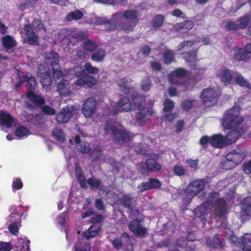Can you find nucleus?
Listing matches in <instances>:
<instances>
[{
	"mask_svg": "<svg viewBox=\"0 0 251 251\" xmlns=\"http://www.w3.org/2000/svg\"><path fill=\"white\" fill-rule=\"evenodd\" d=\"M121 90L126 95L131 96V101L126 97H123L118 102L116 107L112 109L114 113L120 111H128L138 109L136 119L139 126L144 125L153 114L152 109L145 107L144 98L136 96L133 87H130L128 81L123 78L119 84Z\"/></svg>",
	"mask_w": 251,
	"mask_h": 251,
	"instance_id": "1",
	"label": "nucleus"
},
{
	"mask_svg": "<svg viewBox=\"0 0 251 251\" xmlns=\"http://www.w3.org/2000/svg\"><path fill=\"white\" fill-rule=\"evenodd\" d=\"M240 110L239 106L235 105L232 108L225 112L221 120L225 128L231 129L225 137L227 145L235 142L246 130V128L241 126L244 119L240 115Z\"/></svg>",
	"mask_w": 251,
	"mask_h": 251,
	"instance_id": "2",
	"label": "nucleus"
},
{
	"mask_svg": "<svg viewBox=\"0 0 251 251\" xmlns=\"http://www.w3.org/2000/svg\"><path fill=\"white\" fill-rule=\"evenodd\" d=\"M47 63L50 64L51 67L53 76L55 78L58 79L60 77L66 76L68 72L66 71L62 72L59 68L58 64L59 61L58 54L55 52H50L46 54L44 56ZM57 91L62 96L69 95L71 92L70 87L68 81L63 78L57 85Z\"/></svg>",
	"mask_w": 251,
	"mask_h": 251,
	"instance_id": "3",
	"label": "nucleus"
},
{
	"mask_svg": "<svg viewBox=\"0 0 251 251\" xmlns=\"http://www.w3.org/2000/svg\"><path fill=\"white\" fill-rule=\"evenodd\" d=\"M19 82H27L28 92L27 93V99L32 103L35 105H41V109L44 113L48 115H53L55 112L53 108L48 105H43L44 102V98L40 95L35 94L32 90L34 89L36 83L35 78L30 75H25L23 73L19 74Z\"/></svg>",
	"mask_w": 251,
	"mask_h": 251,
	"instance_id": "4",
	"label": "nucleus"
},
{
	"mask_svg": "<svg viewBox=\"0 0 251 251\" xmlns=\"http://www.w3.org/2000/svg\"><path fill=\"white\" fill-rule=\"evenodd\" d=\"M141 13L137 8L134 10H126L122 13H116L113 16V23H106V26L109 30H113L116 28L115 23L122 21L124 18L126 20L127 23L121 26V29L126 32L133 31L139 21L138 17Z\"/></svg>",
	"mask_w": 251,
	"mask_h": 251,
	"instance_id": "5",
	"label": "nucleus"
},
{
	"mask_svg": "<svg viewBox=\"0 0 251 251\" xmlns=\"http://www.w3.org/2000/svg\"><path fill=\"white\" fill-rule=\"evenodd\" d=\"M213 204L215 207V214L218 216L224 215L226 209L225 201L219 198V194L215 191L212 192L207 200L205 203L201 204L195 209L194 213L196 216L201 219L202 222L205 219L202 217L206 215L208 212V207L210 204Z\"/></svg>",
	"mask_w": 251,
	"mask_h": 251,
	"instance_id": "6",
	"label": "nucleus"
},
{
	"mask_svg": "<svg viewBox=\"0 0 251 251\" xmlns=\"http://www.w3.org/2000/svg\"><path fill=\"white\" fill-rule=\"evenodd\" d=\"M99 72V69L92 66L90 63H86L84 66L75 67L71 73L73 72L78 78L75 81L76 86L92 87L96 83V79L89 75L88 73L96 74Z\"/></svg>",
	"mask_w": 251,
	"mask_h": 251,
	"instance_id": "7",
	"label": "nucleus"
},
{
	"mask_svg": "<svg viewBox=\"0 0 251 251\" xmlns=\"http://www.w3.org/2000/svg\"><path fill=\"white\" fill-rule=\"evenodd\" d=\"M41 31L43 34L46 32L43 24L39 20H34L31 25H25L24 30L21 34L24 43L36 45L38 44V37L33 31Z\"/></svg>",
	"mask_w": 251,
	"mask_h": 251,
	"instance_id": "8",
	"label": "nucleus"
},
{
	"mask_svg": "<svg viewBox=\"0 0 251 251\" xmlns=\"http://www.w3.org/2000/svg\"><path fill=\"white\" fill-rule=\"evenodd\" d=\"M106 134L112 136L119 143L126 142L130 138V135L120 124L114 121L107 122L104 126Z\"/></svg>",
	"mask_w": 251,
	"mask_h": 251,
	"instance_id": "9",
	"label": "nucleus"
},
{
	"mask_svg": "<svg viewBox=\"0 0 251 251\" xmlns=\"http://www.w3.org/2000/svg\"><path fill=\"white\" fill-rule=\"evenodd\" d=\"M205 186V181L203 179H197L190 183L185 190L187 195V198L186 200V203H189L194 197L200 193L202 194L199 196V197L200 198H203L205 195L203 192Z\"/></svg>",
	"mask_w": 251,
	"mask_h": 251,
	"instance_id": "10",
	"label": "nucleus"
},
{
	"mask_svg": "<svg viewBox=\"0 0 251 251\" xmlns=\"http://www.w3.org/2000/svg\"><path fill=\"white\" fill-rule=\"evenodd\" d=\"M218 96L219 92L216 89L208 88L202 90L201 98L205 106H210L216 103Z\"/></svg>",
	"mask_w": 251,
	"mask_h": 251,
	"instance_id": "11",
	"label": "nucleus"
},
{
	"mask_svg": "<svg viewBox=\"0 0 251 251\" xmlns=\"http://www.w3.org/2000/svg\"><path fill=\"white\" fill-rule=\"evenodd\" d=\"M150 158L151 159H148L145 163H141L139 164V169L143 174L146 175L150 171H158L161 168L160 164L155 161V159L158 158L157 154H152Z\"/></svg>",
	"mask_w": 251,
	"mask_h": 251,
	"instance_id": "12",
	"label": "nucleus"
},
{
	"mask_svg": "<svg viewBox=\"0 0 251 251\" xmlns=\"http://www.w3.org/2000/svg\"><path fill=\"white\" fill-rule=\"evenodd\" d=\"M22 215L21 212L16 211L12 212L8 217V229L13 235L18 234L19 229L21 226L20 223Z\"/></svg>",
	"mask_w": 251,
	"mask_h": 251,
	"instance_id": "13",
	"label": "nucleus"
},
{
	"mask_svg": "<svg viewBox=\"0 0 251 251\" xmlns=\"http://www.w3.org/2000/svg\"><path fill=\"white\" fill-rule=\"evenodd\" d=\"M50 69L45 66V64H41L38 67L37 72L38 76L40 78V82L43 88L46 90H50L52 81L50 77Z\"/></svg>",
	"mask_w": 251,
	"mask_h": 251,
	"instance_id": "14",
	"label": "nucleus"
},
{
	"mask_svg": "<svg viewBox=\"0 0 251 251\" xmlns=\"http://www.w3.org/2000/svg\"><path fill=\"white\" fill-rule=\"evenodd\" d=\"M198 49L192 50L189 52L184 53L183 55V58L185 60L189 63V66L192 70H196L199 69V72L196 73L198 74H203L204 72V69L203 68H198L196 63L199 59L197 58V52Z\"/></svg>",
	"mask_w": 251,
	"mask_h": 251,
	"instance_id": "15",
	"label": "nucleus"
},
{
	"mask_svg": "<svg viewBox=\"0 0 251 251\" xmlns=\"http://www.w3.org/2000/svg\"><path fill=\"white\" fill-rule=\"evenodd\" d=\"M97 109V101L93 98L87 99L82 106V112L86 118L91 117Z\"/></svg>",
	"mask_w": 251,
	"mask_h": 251,
	"instance_id": "16",
	"label": "nucleus"
},
{
	"mask_svg": "<svg viewBox=\"0 0 251 251\" xmlns=\"http://www.w3.org/2000/svg\"><path fill=\"white\" fill-rule=\"evenodd\" d=\"M75 113V111L73 107H66L56 115V120L58 123H66L69 121Z\"/></svg>",
	"mask_w": 251,
	"mask_h": 251,
	"instance_id": "17",
	"label": "nucleus"
},
{
	"mask_svg": "<svg viewBox=\"0 0 251 251\" xmlns=\"http://www.w3.org/2000/svg\"><path fill=\"white\" fill-rule=\"evenodd\" d=\"M240 218L242 220L243 217L251 216V193L244 199L241 204Z\"/></svg>",
	"mask_w": 251,
	"mask_h": 251,
	"instance_id": "18",
	"label": "nucleus"
},
{
	"mask_svg": "<svg viewBox=\"0 0 251 251\" xmlns=\"http://www.w3.org/2000/svg\"><path fill=\"white\" fill-rule=\"evenodd\" d=\"M130 230L137 236H142L147 233V230L142 226L138 220L132 221L129 225Z\"/></svg>",
	"mask_w": 251,
	"mask_h": 251,
	"instance_id": "19",
	"label": "nucleus"
},
{
	"mask_svg": "<svg viewBox=\"0 0 251 251\" xmlns=\"http://www.w3.org/2000/svg\"><path fill=\"white\" fill-rule=\"evenodd\" d=\"M234 75V74L230 70L227 69H223L219 71L217 76L221 81L227 84L230 83Z\"/></svg>",
	"mask_w": 251,
	"mask_h": 251,
	"instance_id": "20",
	"label": "nucleus"
},
{
	"mask_svg": "<svg viewBox=\"0 0 251 251\" xmlns=\"http://www.w3.org/2000/svg\"><path fill=\"white\" fill-rule=\"evenodd\" d=\"M228 160L232 161L237 165L240 163L244 159V154L240 149L233 150L226 155Z\"/></svg>",
	"mask_w": 251,
	"mask_h": 251,
	"instance_id": "21",
	"label": "nucleus"
},
{
	"mask_svg": "<svg viewBox=\"0 0 251 251\" xmlns=\"http://www.w3.org/2000/svg\"><path fill=\"white\" fill-rule=\"evenodd\" d=\"M14 119L9 114L0 112V126L3 127H10L14 123Z\"/></svg>",
	"mask_w": 251,
	"mask_h": 251,
	"instance_id": "22",
	"label": "nucleus"
},
{
	"mask_svg": "<svg viewBox=\"0 0 251 251\" xmlns=\"http://www.w3.org/2000/svg\"><path fill=\"white\" fill-rule=\"evenodd\" d=\"M211 137V145L216 148H222L226 145L225 137L220 134H215Z\"/></svg>",
	"mask_w": 251,
	"mask_h": 251,
	"instance_id": "23",
	"label": "nucleus"
},
{
	"mask_svg": "<svg viewBox=\"0 0 251 251\" xmlns=\"http://www.w3.org/2000/svg\"><path fill=\"white\" fill-rule=\"evenodd\" d=\"M193 23L192 21H186L184 23H179L175 25V30L179 33H185L193 27Z\"/></svg>",
	"mask_w": 251,
	"mask_h": 251,
	"instance_id": "24",
	"label": "nucleus"
},
{
	"mask_svg": "<svg viewBox=\"0 0 251 251\" xmlns=\"http://www.w3.org/2000/svg\"><path fill=\"white\" fill-rule=\"evenodd\" d=\"M164 105V117L166 120L171 121L173 118V103L171 100H167L165 101Z\"/></svg>",
	"mask_w": 251,
	"mask_h": 251,
	"instance_id": "25",
	"label": "nucleus"
},
{
	"mask_svg": "<svg viewBox=\"0 0 251 251\" xmlns=\"http://www.w3.org/2000/svg\"><path fill=\"white\" fill-rule=\"evenodd\" d=\"M234 58L238 61H249L251 60V58L247 54L245 50L238 48H235Z\"/></svg>",
	"mask_w": 251,
	"mask_h": 251,
	"instance_id": "26",
	"label": "nucleus"
},
{
	"mask_svg": "<svg viewBox=\"0 0 251 251\" xmlns=\"http://www.w3.org/2000/svg\"><path fill=\"white\" fill-rule=\"evenodd\" d=\"M233 78L236 84L241 87H244L248 89H251V85L240 74L235 73Z\"/></svg>",
	"mask_w": 251,
	"mask_h": 251,
	"instance_id": "27",
	"label": "nucleus"
},
{
	"mask_svg": "<svg viewBox=\"0 0 251 251\" xmlns=\"http://www.w3.org/2000/svg\"><path fill=\"white\" fill-rule=\"evenodd\" d=\"M75 142L76 144V148L77 150L82 153H86L90 151L89 144L85 142H81L80 138L78 136H76L75 138Z\"/></svg>",
	"mask_w": 251,
	"mask_h": 251,
	"instance_id": "28",
	"label": "nucleus"
},
{
	"mask_svg": "<svg viewBox=\"0 0 251 251\" xmlns=\"http://www.w3.org/2000/svg\"><path fill=\"white\" fill-rule=\"evenodd\" d=\"M100 227L98 226H92L88 230L83 233V235L87 239L95 237L99 232Z\"/></svg>",
	"mask_w": 251,
	"mask_h": 251,
	"instance_id": "29",
	"label": "nucleus"
},
{
	"mask_svg": "<svg viewBox=\"0 0 251 251\" xmlns=\"http://www.w3.org/2000/svg\"><path fill=\"white\" fill-rule=\"evenodd\" d=\"M194 44L193 41H185L181 43L177 47V51H179L178 53H180L182 55L184 53H186V51L188 50Z\"/></svg>",
	"mask_w": 251,
	"mask_h": 251,
	"instance_id": "30",
	"label": "nucleus"
},
{
	"mask_svg": "<svg viewBox=\"0 0 251 251\" xmlns=\"http://www.w3.org/2000/svg\"><path fill=\"white\" fill-rule=\"evenodd\" d=\"M75 172L76 177L80 186L83 188H85L87 184L86 181L83 176L81 174V171L79 166L77 164H75Z\"/></svg>",
	"mask_w": 251,
	"mask_h": 251,
	"instance_id": "31",
	"label": "nucleus"
},
{
	"mask_svg": "<svg viewBox=\"0 0 251 251\" xmlns=\"http://www.w3.org/2000/svg\"><path fill=\"white\" fill-rule=\"evenodd\" d=\"M2 43L3 47L7 49H11L16 45V41L9 35L3 37Z\"/></svg>",
	"mask_w": 251,
	"mask_h": 251,
	"instance_id": "32",
	"label": "nucleus"
},
{
	"mask_svg": "<svg viewBox=\"0 0 251 251\" xmlns=\"http://www.w3.org/2000/svg\"><path fill=\"white\" fill-rule=\"evenodd\" d=\"M15 134L18 138H22L28 136L30 134V131L26 127L20 126L16 128Z\"/></svg>",
	"mask_w": 251,
	"mask_h": 251,
	"instance_id": "33",
	"label": "nucleus"
},
{
	"mask_svg": "<svg viewBox=\"0 0 251 251\" xmlns=\"http://www.w3.org/2000/svg\"><path fill=\"white\" fill-rule=\"evenodd\" d=\"M67 35H69L68 40L70 41L71 37L74 38L76 40H82L85 36V33L82 31L75 30L74 31H68Z\"/></svg>",
	"mask_w": 251,
	"mask_h": 251,
	"instance_id": "34",
	"label": "nucleus"
},
{
	"mask_svg": "<svg viewBox=\"0 0 251 251\" xmlns=\"http://www.w3.org/2000/svg\"><path fill=\"white\" fill-rule=\"evenodd\" d=\"M197 104V102L196 100L187 99L181 102V106L184 110L189 111Z\"/></svg>",
	"mask_w": 251,
	"mask_h": 251,
	"instance_id": "35",
	"label": "nucleus"
},
{
	"mask_svg": "<svg viewBox=\"0 0 251 251\" xmlns=\"http://www.w3.org/2000/svg\"><path fill=\"white\" fill-rule=\"evenodd\" d=\"M105 56L104 50L102 49H99L93 53L91 58L94 61L100 62L103 60Z\"/></svg>",
	"mask_w": 251,
	"mask_h": 251,
	"instance_id": "36",
	"label": "nucleus"
},
{
	"mask_svg": "<svg viewBox=\"0 0 251 251\" xmlns=\"http://www.w3.org/2000/svg\"><path fill=\"white\" fill-rule=\"evenodd\" d=\"M83 13L79 10H75L68 14L66 17L67 21L77 20L83 17Z\"/></svg>",
	"mask_w": 251,
	"mask_h": 251,
	"instance_id": "37",
	"label": "nucleus"
},
{
	"mask_svg": "<svg viewBox=\"0 0 251 251\" xmlns=\"http://www.w3.org/2000/svg\"><path fill=\"white\" fill-rule=\"evenodd\" d=\"M131 198L128 195H125L123 197L121 202L123 205L131 210V213H133L134 211H136L134 207L132 206V202Z\"/></svg>",
	"mask_w": 251,
	"mask_h": 251,
	"instance_id": "38",
	"label": "nucleus"
},
{
	"mask_svg": "<svg viewBox=\"0 0 251 251\" xmlns=\"http://www.w3.org/2000/svg\"><path fill=\"white\" fill-rule=\"evenodd\" d=\"M74 251H90V246L84 242L78 241L75 245Z\"/></svg>",
	"mask_w": 251,
	"mask_h": 251,
	"instance_id": "39",
	"label": "nucleus"
},
{
	"mask_svg": "<svg viewBox=\"0 0 251 251\" xmlns=\"http://www.w3.org/2000/svg\"><path fill=\"white\" fill-rule=\"evenodd\" d=\"M250 19L251 17L249 15H246L238 20L237 22L239 29L245 28L248 25Z\"/></svg>",
	"mask_w": 251,
	"mask_h": 251,
	"instance_id": "40",
	"label": "nucleus"
},
{
	"mask_svg": "<svg viewBox=\"0 0 251 251\" xmlns=\"http://www.w3.org/2000/svg\"><path fill=\"white\" fill-rule=\"evenodd\" d=\"M240 240L243 251H251V239L242 236Z\"/></svg>",
	"mask_w": 251,
	"mask_h": 251,
	"instance_id": "41",
	"label": "nucleus"
},
{
	"mask_svg": "<svg viewBox=\"0 0 251 251\" xmlns=\"http://www.w3.org/2000/svg\"><path fill=\"white\" fill-rule=\"evenodd\" d=\"M97 46V44L90 40H86L84 43V49L89 51H93Z\"/></svg>",
	"mask_w": 251,
	"mask_h": 251,
	"instance_id": "42",
	"label": "nucleus"
},
{
	"mask_svg": "<svg viewBox=\"0 0 251 251\" xmlns=\"http://www.w3.org/2000/svg\"><path fill=\"white\" fill-rule=\"evenodd\" d=\"M53 135L60 142L64 140V135L62 130L58 128H55L52 131Z\"/></svg>",
	"mask_w": 251,
	"mask_h": 251,
	"instance_id": "43",
	"label": "nucleus"
},
{
	"mask_svg": "<svg viewBox=\"0 0 251 251\" xmlns=\"http://www.w3.org/2000/svg\"><path fill=\"white\" fill-rule=\"evenodd\" d=\"M236 166L232 161L228 160L227 157H226L225 160H223L222 162V167L223 169L226 170H230L235 167Z\"/></svg>",
	"mask_w": 251,
	"mask_h": 251,
	"instance_id": "44",
	"label": "nucleus"
},
{
	"mask_svg": "<svg viewBox=\"0 0 251 251\" xmlns=\"http://www.w3.org/2000/svg\"><path fill=\"white\" fill-rule=\"evenodd\" d=\"M200 144L202 148L206 149L208 144H211V137L208 136H203L200 140Z\"/></svg>",
	"mask_w": 251,
	"mask_h": 251,
	"instance_id": "45",
	"label": "nucleus"
},
{
	"mask_svg": "<svg viewBox=\"0 0 251 251\" xmlns=\"http://www.w3.org/2000/svg\"><path fill=\"white\" fill-rule=\"evenodd\" d=\"M151 86V81L149 78L143 79L141 83L142 90L146 92L149 91Z\"/></svg>",
	"mask_w": 251,
	"mask_h": 251,
	"instance_id": "46",
	"label": "nucleus"
},
{
	"mask_svg": "<svg viewBox=\"0 0 251 251\" xmlns=\"http://www.w3.org/2000/svg\"><path fill=\"white\" fill-rule=\"evenodd\" d=\"M163 21L164 18L162 16L157 15L154 19L153 25L155 28L159 27L162 25Z\"/></svg>",
	"mask_w": 251,
	"mask_h": 251,
	"instance_id": "47",
	"label": "nucleus"
},
{
	"mask_svg": "<svg viewBox=\"0 0 251 251\" xmlns=\"http://www.w3.org/2000/svg\"><path fill=\"white\" fill-rule=\"evenodd\" d=\"M187 74V71L182 68H179L174 71V82L175 81V76L181 77L184 76Z\"/></svg>",
	"mask_w": 251,
	"mask_h": 251,
	"instance_id": "48",
	"label": "nucleus"
},
{
	"mask_svg": "<svg viewBox=\"0 0 251 251\" xmlns=\"http://www.w3.org/2000/svg\"><path fill=\"white\" fill-rule=\"evenodd\" d=\"M69 216L68 211H66L62 213L60 215L57 217V222L61 225H63L65 222V219Z\"/></svg>",
	"mask_w": 251,
	"mask_h": 251,
	"instance_id": "49",
	"label": "nucleus"
},
{
	"mask_svg": "<svg viewBox=\"0 0 251 251\" xmlns=\"http://www.w3.org/2000/svg\"><path fill=\"white\" fill-rule=\"evenodd\" d=\"M114 247L117 250H120L122 248L123 242L121 238H115L114 240H110Z\"/></svg>",
	"mask_w": 251,
	"mask_h": 251,
	"instance_id": "50",
	"label": "nucleus"
},
{
	"mask_svg": "<svg viewBox=\"0 0 251 251\" xmlns=\"http://www.w3.org/2000/svg\"><path fill=\"white\" fill-rule=\"evenodd\" d=\"M23 184L19 178H15L13 181L12 187L14 190H19L23 187Z\"/></svg>",
	"mask_w": 251,
	"mask_h": 251,
	"instance_id": "51",
	"label": "nucleus"
},
{
	"mask_svg": "<svg viewBox=\"0 0 251 251\" xmlns=\"http://www.w3.org/2000/svg\"><path fill=\"white\" fill-rule=\"evenodd\" d=\"M150 51L151 49L149 46H145L140 50L139 54L140 56L145 57L149 54Z\"/></svg>",
	"mask_w": 251,
	"mask_h": 251,
	"instance_id": "52",
	"label": "nucleus"
},
{
	"mask_svg": "<svg viewBox=\"0 0 251 251\" xmlns=\"http://www.w3.org/2000/svg\"><path fill=\"white\" fill-rule=\"evenodd\" d=\"M164 63L167 64H170L172 61V53L171 50L167 51L164 54Z\"/></svg>",
	"mask_w": 251,
	"mask_h": 251,
	"instance_id": "53",
	"label": "nucleus"
},
{
	"mask_svg": "<svg viewBox=\"0 0 251 251\" xmlns=\"http://www.w3.org/2000/svg\"><path fill=\"white\" fill-rule=\"evenodd\" d=\"M87 183L93 188H98L100 185V182L95 178L89 179Z\"/></svg>",
	"mask_w": 251,
	"mask_h": 251,
	"instance_id": "54",
	"label": "nucleus"
},
{
	"mask_svg": "<svg viewBox=\"0 0 251 251\" xmlns=\"http://www.w3.org/2000/svg\"><path fill=\"white\" fill-rule=\"evenodd\" d=\"M12 247L9 243L0 242V251H10Z\"/></svg>",
	"mask_w": 251,
	"mask_h": 251,
	"instance_id": "55",
	"label": "nucleus"
},
{
	"mask_svg": "<svg viewBox=\"0 0 251 251\" xmlns=\"http://www.w3.org/2000/svg\"><path fill=\"white\" fill-rule=\"evenodd\" d=\"M226 28L228 30H234L239 29L237 22L236 23L233 22H228L226 24Z\"/></svg>",
	"mask_w": 251,
	"mask_h": 251,
	"instance_id": "56",
	"label": "nucleus"
},
{
	"mask_svg": "<svg viewBox=\"0 0 251 251\" xmlns=\"http://www.w3.org/2000/svg\"><path fill=\"white\" fill-rule=\"evenodd\" d=\"M184 126V122L183 120H178L176 123V131L177 132H181Z\"/></svg>",
	"mask_w": 251,
	"mask_h": 251,
	"instance_id": "57",
	"label": "nucleus"
},
{
	"mask_svg": "<svg viewBox=\"0 0 251 251\" xmlns=\"http://www.w3.org/2000/svg\"><path fill=\"white\" fill-rule=\"evenodd\" d=\"M214 242L216 244L219 245L220 247H223L225 245V241L224 239L220 240L218 235H215L214 237Z\"/></svg>",
	"mask_w": 251,
	"mask_h": 251,
	"instance_id": "58",
	"label": "nucleus"
},
{
	"mask_svg": "<svg viewBox=\"0 0 251 251\" xmlns=\"http://www.w3.org/2000/svg\"><path fill=\"white\" fill-rule=\"evenodd\" d=\"M138 188L141 191H143L151 188L150 183L143 182L138 186Z\"/></svg>",
	"mask_w": 251,
	"mask_h": 251,
	"instance_id": "59",
	"label": "nucleus"
},
{
	"mask_svg": "<svg viewBox=\"0 0 251 251\" xmlns=\"http://www.w3.org/2000/svg\"><path fill=\"white\" fill-rule=\"evenodd\" d=\"M243 170L247 174H249L251 173V160L244 163Z\"/></svg>",
	"mask_w": 251,
	"mask_h": 251,
	"instance_id": "60",
	"label": "nucleus"
},
{
	"mask_svg": "<svg viewBox=\"0 0 251 251\" xmlns=\"http://www.w3.org/2000/svg\"><path fill=\"white\" fill-rule=\"evenodd\" d=\"M176 174L177 176H182L184 174L185 171L184 169L180 166H176L174 169Z\"/></svg>",
	"mask_w": 251,
	"mask_h": 251,
	"instance_id": "61",
	"label": "nucleus"
},
{
	"mask_svg": "<svg viewBox=\"0 0 251 251\" xmlns=\"http://www.w3.org/2000/svg\"><path fill=\"white\" fill-rule=\"evenodd\" d=\"M150 183L151 188H158L161 185V183L159 181L156 179H151Z\"/></svg>",
	"mask_w": 251,
	"mask_h": 251,
	"instance_id": "62",
	"label": "nucleus"
},
{
	"mask_svg": "<svg viewBox=\"0 0 251 251\" xmlns=\"http://www.w3.org/2000/svg\"><path fill=\"white\" fill-rule=\"evenodd\" d=\"M184 240H180L178 241L177 242V245L180 247L181 250L180 249H174V251H194L191 249L189 248L187 249H184V248L181 247V246L183 245V244H182L181 242H184Z\"/></svg>",
	"mask_w": 251,
	"mask_h": 251,
	"instance_id": "63",
	"label": "nucleus"
},
{
	"mask_svg": "<svg viewBox=\"0 0 251 251\" xmlns=\"http://www.w3.org/2000/svg\"><path fill=\"white\" fill-rule=\"evenodd\" d=\"M174 16L181 17L182 18H184L185 17V14L181 10L178 9L174 10Z\"/></svg>",
	"mask_w": 251,
	"mask_h": 251,
	"instance_id": "64",
	"label": "nucleus"
}]
</instances>
